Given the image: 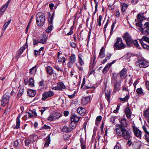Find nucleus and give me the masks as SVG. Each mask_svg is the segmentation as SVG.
Returning a JSON list of instances; mask_svg holds the SVG:
<instances>
[{
  "label": "nucleus",
  "mask_w": 149,
  "mask_h": 149,
  "mask_svg": "<svg viewBox=\"0 0 149 149\" xmlns=\"http://www.w3.org/2000/svg\"><path fill=\"white\" fill-rule=\"evenodd\" d=\"M116 134L118 136H122L126 139H130L131 137L130 132L125 128H116Z\"/></svg>",
  "instance_id": "f257e3e1"
},
{
  "label": "nucleus",
  "mask_w": 149,
  "mask_h": 149,
  "mask_svg": "<svg viewBox=\"0 0 149 149\" xmlns=\"http://www.w3.org/2000/svg\"><path fill=\"white\" fill-rule=\"evenodd\" d=\"M37 24L39 26H42L45 22V18L44 14L42 13H38L36 15Z\"/></svg>",
  "instance_id": "f03ea898"
},
{
  "label": "nucleus",
  "mask_w": 149,
  "mask_h": 149,
  "mask_svg": "<svg viewBox=\"0 0 149 149\" xmlns=\"http://www.w3.org/2000/svg\"><path fill=\"white\" fill-rule=\"evenodd\" d=\"M126 45L123 42L122 39L120 37L118 38L116 41L113 45V48L115 50H120L125 48Z\"/></svg>",
  "instance_id": "7ed1b4c3"
},
{
  "label": "nucleus",
  "mask_w": 149,
  "mask_h": 149,
  "mask_svg": "<svg viewBox=\"0 0 149 149\" xmlns=\"http://www.w3.org/2000/svg\"><path fill=\"white\" fill-rule=\"evenodd\" d=\"M8 94H6L3 95L0 102L1 105L2 106H5L6 104L9 102L10 96Z\"/></svg>",
  "instance_id": "20e7f679"
},
{
  "label": "nucleus",
  "mask_w": 149,
  "mask_h": 149,
  "mask_svg": "<svg viewBox=\"0 0 149 149\" xmlns=\"http://www.w3.org/2000/svg\"><path fill=\"white\" fill-rule=\"evenodd\" d=\"M141 32L146 35L149 34V23L146 22L144 25Z\"/></svg>",
  "instance_id": "39448f33"
},
{
  "label": "nucleus",
  "mask_w": 149,
  "mask_h": 149,
  "mask_svg": "<svg viewBox=\"0 0 149 149\" xmlns=\"http://www.w3.org/2000/svg\"><path fill=\"white\" fill-rule=\"evenodd\" d=\"M138 63L139 66L140 68H145L149 66V62L144 59L139 60Z\"/></svg>",
  "instance_id": "423d86ee"
},
{
  "label": "nucleus",
  "mask_w": 149,
  "mask_h": 149,
  "mask_svg": "<svg viewBox=\"0 0 149 149\" xmlns=\"http://www.w3.org/2000/svg\"><path fill=\"white\" fill-rule=\"evenodd\" d=\"M75 55L73 54H71V56L69 59V62L68 64V66L69 68H70L72 67L73 64L75 62Z\"/></svg>",
  "instance_id": "0eeeda50"
},
{
  "label": "nucleus",
  "mask_w": 149,
  "mask_h": 149,
  "mask_svg": "<svg viewBox=\"0 0 149 149\" xmlns=\"http://www.w3.org/2000/svg\"><path fill=\"white\" fill-rule=\"evenodd\" d=\"M120 124H117L116 125L117 128H125L127 126V124L126 122V119L125 118H122L120 120Z\"/></svg>",
  "instance_id": "6e6552de"
},
{
  "label": "nucleus",
  "mask_w": 149,
  "mask_h": 149,
  "mask_svg": "<svg viewBox=\"0 0 149 149\" xmlns=\"http://www.w3.org/2000/svg\"><path fill=\"white\" fill-rule=\"evenodd\" d=\"M54 94V92L51 91H49L45 92L42 95V100H45L47 98L52 96Z\"/></svg>",
  "instance_id": "1a4fd4ad"
},
{
  "label": "nucleus",
  "mask_w": 149,
  "mask_h": 149,
  "mask_svg": "<svg viewBox=\"0 0 149 149\" xmlns=\"http://www.w3.org/2000/svg\"><path fill=\"white\" fill-rule=\"evenodd\" d=\"M142 128L145 132V138L149 143V132L147 128L145 126H143Z\"/></svg>",
  "instance_id": "9d476101"
},
{
  "label": "nucleus",
  "mask_w": 149,
  "mask_h": 149,
  "mask_svg": "<svg viewBox=\"0 0 149 149\" xmlns=\"http://www.w3.org/2000/svg\"><path fill=\"white\" fill-rule=\"evenodd\" d=\"M133 131L134 135L137 137L140 138L141 136V132L140 130L138 129L137 127H133Z\"/></svg>",
  "instance_id": "9b49d317"
},
{
  "label": "nucleus",
  "mask_w": 149,
  "mask_h": 149,
  "mask_svg": "<svg viewBox=\"0 0 149 149\" xmlns=\"http://www.w3.org/2000/svg\"><path fill=\"white\" fill-rule=\"evenodd\" d=\"M90 100V97H82L81 99V103L83 105L87 104Z\"/></svg>",
  "instance_id": "f8f14e48"
},
{
  "label": "nucleus",
  "mask_w": 149,
  "mask_h": 149,
  "mask_svg": "<svg viewBox=\"0 0 149 149\" xmlns=\"http://www.w3.org/2000/svg\"><path fill=\"white\" fill-rule=\"evenodd\" d=\"M86 110L84 108L79 107L77 109V113L81 116H84L86 113Z\"/></svg>",
  "instance_id": "ddd939ff"
},
{
  "label": "nucleus",
  "mask_w": 149,
  "mask_h": 149,
  "mask_svg": "<svg viewBox=\"0 0 149 149\" xmlns=\"http://www.w3.org/2000/svg\"><path fill=\"white\" fill-rule=\"evenodd\" d=\"M145 19V17L143 16V14H141L139 13L137 16V18L135 19V21L136 22H141Z\"/></svg>",
  "instance_id": "4468645a"
},
{
  "label": "nucleus",
  "mask_w": 149,
  "mask_h": 149,
  "mask_svg": "<svg viewBox=\"0 0 149 149\" xmlns=\"http://www.w3.org/2000/svg\"><path fill=\"white\" fill-rule=\"evenodd\" d=\"M127 70L126 69L124 68L120 72V78L123 79L125 78L127 76Z\"/></svg>",
  "instance_id": "2eb2a0df"
},
{
  "label": "nucleus",
  "mask_w": 149,
  "mask_h": 149,
  "mask_svg": "<svg viewBox=\"0 0 149 149\" xmlns=\"http://www.w3.org/2000/svg\"><path fill=\"white\" fill-rule=\"evenodd\" d=\"M47 40V37L46 33H43L42 35V37L40 39L39 42L43 44H45L46 43Z\"/></svg>",
  "instance_id": "dca6fc26"
},
{
  "label": "nucleus",
  "mask_w": 149,
  "mask_h": 149,
  "mask_svg": "<svg viewBox=\"0 0 149 149\" xmlns=\"http://www.w3.org/2000/svg\"><path fill=\"white\" fill-rule=\"evenodd\" d=\"M121 84V81H117L114 84V90L115 91H117L120 89V86Z\"/></svg>",
  "instance_id": "f3484780"
},
{
  "label": "nucleus",
  "mask_w": 149,
  "mask_h": 149,
  "mask_svg": "<svg viewBox=\"0 0 149 149\" xmlns=\"http://www.w3.org/2000/svg\"><path fill=\"white\" fill-rule=\"evenodd\" d=\"M123 37L126 42L132 40L129 34L127 32H126L125 35L123 36Z\"/></svg>",
  "instance_id": "a211bd4d"
},
{
  "label": "nucleus",
  "mask_w": 149,
  "mask_h": 149,
  "mask_svg": "<svg viewBox=\"0 0 149 149\" xmlns=\"http://www.w3.org/2000/svg\"><path fill=\"white\" fill-rule=\"evenodd\" d=\"M65 86L63 83H57V86L56 88L55 89L56 90H61L62 89H65Z\"/></svg>",
  "instance_id": "6ab92c4d"
},
{
  "label": "nucleus",
  "mask_w": 149,
  "mask_h": 149,
  "mask_svg": "<svg viewBox=\"0 0 149 149\" xmlns=\"http://www.w3.org/2000/svg\"><path fill=\"white\" fill-rule=\"evenodd\" d=\"M125 113L126 114L127 118L129 119L131 116V111L129 107L126 108L125 109Z\"/></svg>",
  "instance_id": "aec40b11"
},
{
  "label": "nucleus",
  "mask_w": 149,
  "mask_h": 149,
  "mask_svg": "<svg viewBox=\"0 0 149 149\" xmlns=\"http://www.w3.org/2000/svg\"><path fill=\"white\" fill-rule=\"evenodd\" d=\"M80 117L77 116L75 114L72 115L71 120V121H74V122L77 123V122L79 120Z\"/></svg>",
  "instance_id": "412c9836"
},
{
  "label": "nucleus",
  "mask_w": 149,
  "mask_h": 149,
  "mask_svg": "<svg viewBox=\"0 0 149 149\" xmlns=\"http://www.w3.org/2000/svg\"><path fill=\"white\" fill-rule=\"evenodd\" d=\"M27 93L29 96L31 97H33L35 95L36 92L34 90L29 89L28 90Z\"/></svg>",
  "instance_id": "4be33fe9"
},
{
  "label": "nucleus",
  "mask_w": 149,
  "mask_h": 149,
  "mask_svg": "<svg viewBox=\"0 0 149 149\" xmlns=\"http://www.w3.org/2000/svg\"><path fill=\"white\" fill-rule=\"evenodd\" d=\"M37 69V66L35 65L29 70V73L31 74H35L36 72Z\"/></svg>",
  "instance_id": "5701e85b"
},
{
  "label": "nucleus",
  "mask_w": 149,
  "mask_h": 149,
  "mask_svg": "<svg viewBox=\"0 0 149 149\" xmlns=\"http://www.w3.org/2000/svg\"><path fill=\"white\" fill-rule=\"evenodd\" d=\"M54 14V13H53L52 15H51L49 13H48V20L50 24H52L53 22Z\"/></svg>",
  "instance_id": "b1692460"
},
{
  "label": "nucleus",
  "mask_w": 149,
  "mask_h": 149,
  "mask_svg": "<svg viewBox=\"0 0 149 149\" xmlns=\"http://www.w3.org/2000/svg\"><path fill=\"white\" fill-rule=\"evenodd\" d=\"M50 134H49L47 136V140L46 141V142L45 143L44 147H48L49 146V145L50 143Z\"/></svg>",
  "instance_id": "393cba45"
},
{
  "label": "nucleus",
  "mask_w": 149,
  "mask_h": 149,
  "mask_svg": "<svg viewBox=\"0 0 149 149\" xmlns=\"http://www.w3.org/2000/svg\"><path fill=\"white\" fill-rule=\"evenodd\" d=\"M8 7V6L4 5L0 9V16H1Z\"/></svg>",
  "instance_id": "a878e982"
},
{
  "label": "nucleus",
  "mask_w": 149,
  "mask_h": 149,
  "mask_svg": "<svg viewBox=\"0 0 149 149\" xmlns=\"http://www.w3.org/2000/svg\"><path fill=\"white\" fill-rule=\"evenodd\" d=\"M46 71L48 74L52 75L53 73V69L51 67L48 66L46 68Z\"/></svg>",
  "instance_id": "bb28decb"
},
{
  "label": "nucleus",
  "mask_w": 149,
  "mask_h": 149,
  "mask_svg": "<svg viewBox=\"0 0 149 149\" xmlns=\"http://www.w3.org/2000/svg\"><path fill=\"white\" fill-rule=\"evenodd\" d=\"M63 132H71L72 130V129L71 128L67 127L66 126H64L62 130Z\"/></svg>",
  "instance_id": "cd10ccee"
},
{
  "label": "nucleus",
  "mask_w": 149,
  "mask_h": 149,
  "mask_svg": "<svg viewBox=\"0 0 149 149\" xmlns=\"http://www.w3.org/2000/svg\"><path fill=\"white\" fill-rule=\"evenodd\" d=\"M20 116H18L16 119V125L15 127H14V128L18 129L19 127L20 124V121L19 120Z\"/></svg>",
  "instance_id": "c85d7f7f"
},
{
  "label": "nucleus",
  "mask_w": 149,
  "mask_h": 149,
  "mask_svg": "<svg viewBox=\"0 0 149 149\" xmlns=\"http://www.w3.org/2000/svg\"><path fill=\"white\" fill-rule=\"evenodd\" d=\"M143 41H145V42L149 43V38L148 37L146 36H143L142 38L140 40V41L141 43L143 42Z\"/></svg>",
  "instance_id": "c756f323"
},
{
  "label": "nucleus",
  "mask_w": 149,
  "mask_h": 149,
  "mask_svg": "<svg viewBox=\"0 0 149 149\" xmlns=\"http://www.w3.org/2000/svg\"><path fill=\"white\" fill-rule=\"evenodd\" d=\"M111 91L109 90L107 91L105 93V97L107 100L109 102L110 100V95Z\"/></svg>",
  "instance_id": "7c9ffc66"
},
{
  "label": "nucleus",
  "mask_w": 149,
  "mask_h": 149,
  "mask_svg": "<svg viewBox=\"0 0 149 149\" xmlns=\"http://www.w3.org/2000/svg\"><path fill=\"white\" fill-rule=\"evenodd\" d=\"M136 22V26L138 27V29L141 31V30L143 29L142 22Z\"/></svg>",
  "instance_id": "2f4dec72"
},
{
  "label": "nucleus",
  "mask_w": 149,
  "mask_h": 149,
  "mask_svg": "<svg viewBox=\"0 0 149 149\" xmlns=\"http://www.w3.org/2000/svg\"><path fill=\"white\" fill-rule=\"evenodd\" d=\"M56 118L54 117V116L53 115H51L49 116L47 118V120L48 121H51L53 120H56Z\"/></svg>",
  "instance_id": "473e14b6"
},
{
  "label": "nucleus",
  "mask_w": 149,
  "mask_h": 149,
  "mask_svg": "<svg viewBox=\"0 0 149 149\" xmlns=\"http://www.w3.org/2000/svg\"><path fill=\"white\" fill-rule=\"evenodd\" d=\"M11 22V20H9L8 22H5V24H4L3 28V31H5L6 30V28L8 26V25L10 24Z\"/></svg>",
  "instance_id": "72a5a7b5"
},
{
  "label": "nucleus",
  "mask_w": 149,
  "mask_h": 149,
  "mask_svg": "<svg viewBox=\"0 0 149 149\" xmlns=\"http://www.w3.org/2000/svg\"><path fill=\"white\" fill-rule=\"evenodd\" d=\"M143 115L146 118L149 117V107L143 113Z\"/></svg>",
  "instance_id": "f704fd0d"
},
{
  "label": "nucleus",
  "mask_w": 149,
  "mask_h": 149,
  "mask_svg": "<svg viewBox=\"0 0 149 149\" xmlns=\"http://www.w3.org/2000/svg\"><path fill=\"white\" fill-rule=\"evenodd\" d=\"M24 89L23 88H20L17 95V97H20L22 95L24 92Z\"/></svg>",
  "instance_id": "c9c22d12"
},
{
  "label": "nucleus",
  "mask_w": 149,
  "mask_h": 149,
  "mask_svg": "<svg viewBox=\"0 0 149 149\" xmlns=\"http://www.w3.org/2000/svg\"><path fill=\"white\" fill-rule=\"evenodd\" d=\"M53 67L58 72L61 71V72H62L63 71V70L61 69L60 67L58 65H56L54 66Z\"/></svg>",
  "instance_id": "e433bc0d"
},
{
  "label": "nucleus",
  "mask_w": 149,
  "mask_h": 149,
  "mask_svg": "<svg viewBox=\"0 0 149 149\" xmlns=\"http://www.w3.org/2000/svg\"><path fill=\"white\" fill-rule=\"evenodd\" d=\"M102 19V16L101 15H100L99 17L98 18L97 20V22L98 23L97 25H99V26H100L101 25V20Z\"/></svg>",
  "instance_id": "4c0bfd02"
},
{
  "label": "nucleus",
  "mask_w": 149,
  "mask_h": 149,
  "mask_svg": "<svg viewBox=\"0 0 149 149\" xmlns=\"http://www.w3.org/2000/svg\"><path fill=\"white\" fill-rule=\"evenodd\" d=\"M29 85L31 87L34 85V80L32 78H30L29 81Z\"/></svg>",
  "instance_id": "58836bf2"
},
{
  "label": "nucleus",
  "mask_w": 149,
  "mask_h": 149,
  "mask_svg": "<svg viewBox=\"0 0 149 149\" xmlns=\"http://www.w3.org/2000/svg\"><path fill=\"white\" fill-rule=\"evenodd\" d=\"M109 65H107L106 66L103 70V73H105L107 72L109 70Z\"/></svg>",
  "instance_id": "ea45409f"
},
{
  "label": "nucleus",
  "mask_w": 149,
  "mask_h": 149,
  "mask_svg": "<svg viewBox=\"0 0 149 149\" xmlns=\"http://www.w3.org/2000/svg\"><path fill=\"white\" fill-rule=\"evenodd\" d=\"M31 140L29 139H26L25 141V145L26 146H29V145L31 143Z\"/></svg>",
  "instance_id": "a19ab883"
},
{
  "label": "nucleus",
  "mask_w": 149,
  "mask_h": 149,
  "mask_svg": "<svg viewBox=\"0 0 149 149\" xmlns=\"http://www.w3.org/2000/svg\"><path fill=\"white\" fill-rule=\"evenodd\" d=\"M128 6V5L127 4L125 3H123L121 8L122 11L123 12L124 11Z\"/></svg>",
  "instance_id": "79ce46f5"
},
{
  "label": "nucleus",
  "mask_w": 149,
  "mask_h": 149,
  "mask_svg": "<svg viewBox=\"0 0 149 149\" xmlns=\"http://www.w3.org/2000/svg\"><path fill=\"white\" fill-rule=\"evenodd\" d=\"M95 5V11L93 13V15H95L97 10V8L98 5V3L97 2L96 0H94Z\"/></svg>",
  "instance_id": "37998d69"
},
{
  "label": "nucleus",
  "mask_w": 149,
  "mask_h": 149,
  "mask_svg": "<svg viewBox=\"0 0 149 149\" xmlns=\"http://www.w3.org/2000/svg\"><path fill=\"white\" fill-rule=\"evenodd\" d=\"M57 59H58V61L59 62H62L63 63H64L66 61L65 58L64 57H63L61 58L59 57V59H58V58Z\"/></svg>",
  "instance_id": "c03bdc74"
},
{
  "label": "nucleus",
  "mask_w": 149,
  "mask_h": 149,
  "mask_svg": "<svg viewBox=\"0 0 149 149\" xmlns=\"http://www.w3.org/2000/svg\"><path fill=\"white\" fill-rule=\"evenodd\" d=\"M77 123L74 122L73 121H72V122L70 124V126L71 127L74 128L76 126Z\"/></svg>",
  "instance_id": "a18cd8bd"
},
{
  "label": "nucleus",
  "mask_w": 149,
  "mask_h": 149,
  "mask_svg": "<svg viewBox=\"0 0 149 149\" xmlns=\"http://www.w3.org/2000/svg\"><path fill=\"white\" fill-rule=\"evenodd\" d=\"M143 48L149 50V46L146 44H144L143 42L141 43Z\"/></svg>",
  "instance_id": "49530a36"
},
{
  "label": "nucleus",
  "mask_w": 149,
  "mask_h": 149,
  "mask_svg": "<svg viewBox=\"0 0 149 149\" xmlns=\"http://www.w3.org/2000/svg\"><path fill=\"white\" fill-rule=\"evenodd\" d=\"M95 58L94 59V60H93V63L92 64H90V70H91V69H93V68L95 67V64L94 63V62H95Z\"/></svg>",
  "instance_id": "de8ad7c7"
},
{
  "label": "nucleus",
  "mask_w": 149,
  "mask_h": 149,
  "mask_svg": "<svg viewBox=\"0 0 149 149\" xmlns=\"http://www.w3.org/2000/svg\"><path fill=\"white\" fill-rule=\"evenodd\" d=\"M133 44L136 47H138L139 49V45L137 40H134L133 41Z\"/></svg>",
  "instance_id": "09e8293b"
},
{
  "label": "nucleus",
  "mask_w": 149,
  "mask_h": 149,
  "mask_svg": "<svg viewBox=\"0 0 149 149\" xmlns=\"http://www.w3.org/2000/svg\"><path fill=\"white\" fill-rule=\"evenodd\" d=\"M74 27L73 26H72L70 28V31L68 33H67V35H70L72 34L73 33V28Z\"/></svg>",
  "instance_id": "8fccbe9b"
},
{
  "label": "nucleus",
  "mask_w": 149,
  "mask_h": 149,
  "mask_svg": "<svg viewBox=\"0 0 149 149\" xmlns=\"http://www.w3.org/2000/svg\"><path fill=\"white\" fill-rule=\"evenodd\" d=\"M54 115V117L56 118V119H58L61 117V115L59 113H55Z\"/></svg>",
  "instance_id": "3c124183"
},
{
  "label": "nucleus",
  "mask_w": 149,
  "mask_h": 149,
  "mask_svg": "<svg viewBox=\"0 0 149 149\" xmlns=\"http://www.w3.org/2000/svg\"><path fill=\"white\" fill-rule=\"evenodd\" d=\"M78 58H79V61L80 63V65H84V63L82 60V58L80 57L79 56V55L78 56Z\"/></svg>",
  "instance_id": "603ef678"
},
{
  "label": "nucleus",
  "mask_w": 149,
  "mask_h": 149,
  "mask_svg": "<svg viewBox=\"0 0 149 149\" xmlns=\"http://www.w3.org/2000/svg\"><path fill=\"white\" fill-rule=\"evenodd\" d=\"M136 92L137 93L140 94L143 93V92L141 88H138L136 90Z\"/></svg>",
  "instance_id": "864d4df0"
},
{
  "label": "nucleus",
  "mask_w": 149,
  "mask_h": 149,
  "mask_svg": "<svg viewBox=\"0 0 149 149\" xmlns=\"http://www.w3.org/2000/svg\"><path fill=\"white\" fill-rule=\"evenodd\" d=\"M116 23V22H114L112 24L111 26V32H110V34L111 35L112 34L113 32V28L114 27V26L115 25V24Z\"/></svg>",
  "instance_id": "5fc2aeb1"
},
{
  "label": "nucleus",
  "mask_w": 149,
  "mask_h": 149,
  "mask_svg": "<svg viewBox=\"0 0 149 149\" xmlns=\"http://www.w3.org/2000/svg\"><path fill=\"white\" fill-rule=\"evenodd\" d=\"M33 45H37L38 43H40L39 42L40 41H39L36 39H33Z\"/></svg>",
  "instance_id": "6e6d98bb"
},
{
  "label": "nucleus",
  "mask_w": 149,
  "mask_h": 149,
  "mask_svg": "<svg viewBox=\"0 0 149 149\" xmlns=\"http://www.w3.org/2000/svg\"><path fill=\"white\" fill-rule=\"evenodd\" d=\"M99 56L102 58L105 56V54L104 52H100L99 53Z\"/></svg>",
  "instance_id": "4d7b16f0"
},
{
  "label": "nucleus",
  "mask_w": 149,
  "mask_h": 149,
  "mask_svg": "<svg viewBox=\"0 0 149 149\" xmlns=\"http://www.w3.org/2000/svg\"><path fill=\"white\" fill-rule=\"evenodd\" d=\"M129 97L128 95H126L125 98H120V100L121 101H125L128 99L129 98Z\"/></svg>",
  "instance_id": "13d9d810"
},
{
  "label": "nucleus",
  "mask_w": 149,
  "mask_h": 149,
  "mask_svg": "<svg viewBox=\"0 0 149 149\" xmlns=\"http://www.w3.org/2000/svg\"><path fill=\"white\" fill-rule=\"evenodd\" d=\"M113 149H121V146L119 144H117L115 146Z\"/></svg>",
  "instance_id": "bf43d9fd"
},
{
  "label": "nucleus",
  "mask_w": 149,
  "mask_h": 149,
  "mask_svg": "<svg viewBox=\"0 0 149 149\" xmlns=\"http://www.w3.org/2000/svg\"><path fill=\"white\" fill-rule=\"evenodd\" d=\"M133 42V41H128L127 42H126V43L127 45L128 46H130L132 45V44Z\"/></svg>",
  "instance_id": "052dcab7"
},
{
  "label": "nucleus",
  "mask_w": 149,
  "mask_h": 149,
  "mask_svg": "<svg viewBox=\"0 0 149 149\" xmlns=\"http://www.w3.org/2000/svg\"><path fill=\"white\" fill-rule=\"evenodd\" d=\"M34 54L35 56H37L40 54V52L39 51L35 50Z\"/></svg>",
  "instance_id": "680f3d73"
},
{
  "label": "nucleus",
  "mask_w": 149,
  "mask_h": 149,
  "mask_svg": "<svg viewBox=\"0 0 149 149\" xmlns=\"http://www.w3.org/2000/svg\"><path fill=\"white\" fill-rule=\"evenodd\" d=\"M19 143L18 141L16 140L14 142V145L15 146L17 147Z\"/></svg>",
  "instance_id": "e2e57ef3"
},
{
  "label": "nucleus",
  "mask_w": 149,
  "mask_h": 149,
  "mask_svg": "<svg viewBox=\"0 0 149 149\" xmlns=\"http://www.w3.org/2000/svg\"><path fill=\"white\" fill-rule=\"evenodd\" d=\"M70 45L73 47H75L76 46V44L73 42H70Z\"/></svg>",
  "instance_id": "0e129e2a"
},
{
  "label": "nucleus",
  "mask_w": 149,
  "mask_h": 149,
  "mask_svg": "<svg viewBox=\"0 0 149 149\" xmlns=\"http://www.w3.org/2000/svg\"><path fill=\"white\" fill-rule=\"evenodd\" d=\"M138 0H132V3L133 5L135 4L138 3Z\"/></svg>",
  "instance_id": "69168bd1"
},
{
  "label": "nucleus",
  "mask_w": 149,
  "mask_h": 149,
  "mask_svg": "<svg viewBox=\"0 0 149 149\" xmlns=\"http://www.w3.org/2000/svg\"><path fill=\"white\" fill-rule=\"evenodd\" d=\"M146 88L148 90H149V81H147L146 82Z\"/></svg>",
  "instance_id": "338daca9"
},
{
  "label": "nucleus",
  "mask_w": 149,
  "mask_h": 149,
  "mask_svg": "<svg viewBox=\"0 0 149 149\" xmlns=\"http://www.w3.org/2000/svg\"><path fill=\"white\" fill-rule=\"evenodd\" d=\"M43 128L45 129H50V127L49 126H47L46 125H45L43 127Z\"/></svg>",
  "instance_id": "774afa93"
}]
</instances>
